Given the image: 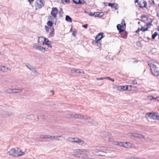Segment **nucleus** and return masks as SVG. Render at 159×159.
<instances>
[{"label":"nucleus","instance_id":"obj_1","mask_svg":"<svg viewBox=\"0 0 159 159\" xmlns=\"http://www.w3.org/2000/svg\"><path fill=\"white\" fill-rule=\"evenodd\" d=\"M9 155L15 157H17L25 154V152L19 148H16L11 149L8 152Z\"/></svg>","mask_w":159,"mask_h":159},{"label":"nucleus","instance_id":"obj_2","mask_svg":"<svg viewBox=\"0 0 159 159\" xmlns=\"http://www.w3.org/2000/svg\"><path fill=\"white\" fill-rule=\"evenodd\" d=\"M58 13V10L57 7H53L52 8V10L51 12V16L48 17V19L51 21H53L54 19L57 20V14Z\"/></svg>","mask_w":159,"mask_h":159},{"label":"nucleus","instance_id":"obj_3","mask_svg":"<svg viewBox=\"0 0 159 159\" xmlns=\"http://www.w3.org/2000/svg\"><path fill=\"white\" fill-rule=\"evenodd\" d=\"M148 65L151 68L152 74L155 76H158L159 75V70L158 67L152 63H149Z\"/></svg>","mask_w":159,"mask_h":159},{"label":"nucleus","instance_id":"obj_4","mask_svg":"<svg viewBox=\"0 0 159 159\" xmlns=\"http://www.w3.org/2000/svg\"><path fill=\"white\" fill-rule=\"evenodd\" d=\"M121 25L120 24H118L117 25L116 27L120 33L124 31V30L125 29L126 27V24L125 23V21L124 19L122 20Z\"/></svg>","mask_w":159,"mask_h":159},{"label":"nucleus","instance_id":"obj_5","mask_svg":"<svg viewBox=\"0 0 159 159\" xmlns=\"http://www.w3.org/2000/svg\"><path fill=\"white\" fill-rule=\"evenodd\" d=\"M103 33H100L98 34L95 37L96 41H94L98 47H100L101 45V39L104 37L103 36Z\"/></svg>","mask_w":159,"mask_h":159},{"label":"nucleus","instance_id":"obj_6","mask_svg":"<svg viewBox=\"0 0 159 159\" xmlns=\"http://www.w3.org/2000/svg\"><path fill=\"white\" fill-rule=\"evenodd\" d=\"M94 155L99 157H105L107 152L105 151L96 149L94 151Z\"/></svg>","mask_w":159,"mask_h":159},{"label":"nucleus","instance_id":"obj_7","mask_svg":"<svg viewBox=\"0 0 159 159\" xmlns=\"http://www.w3.org/2000/svg\"><path fill=\"white\" fill-rule=\"evenodd\" d=\"M44 0H38L35 3L36 9H40L44 6Z\"/></svg>","mask_w":159,"mask_h":159},{"label":"nucleus","instance_id":"obj_8","mask_svg":"<svg viewBox=\"0 0 159 159\" xmlns=\"http://www.w3.org/2000/svg\"><path fill=\"white\" fill-rule=\"evenodd\" d=\"M27 67L29 68L31 71H32L34 74H38V71L36 70V68L34 67H33L32 66H29L27 65H26Z\"/></svg>","mask_w":159,"mask_h":159},{"label":"nucleus","instance_id":"obj_9","mask_svg":"<svg viewBox=\"0 0 159 159\" xmlns=\"http://www.w3.org/2000/svg\"><path fill=\"white\" fill-rule=\"evenodd\" d=\"M54 137L53 139H57L59 141H62L65 139V137L62 136H54Z\"/></svg>","mask_w":159,"mask_h":159},{"label":"nucleus","instance_id":"obj_10","mask_svg":"<svg viewBox=\"0 0 159 159\" xmlns=\"http://www.w3.org/2000/svg\"><path fill=\"white\" fill-rule=\"evenodd\" d=\"M75 143H78L80 145H82L84 143V141L81 140L78 138H76Z\"/></svg>","mask_w":159,"mask_h":159},{"label":"nucleus","instance_id":"obj_11","mask_svg":"<svg viewBox=\"0 0 159 159\" xmlns=\"http://www.w3.org/2000/svg\"><path fill=\"white\" fill-rule=\"evenodd\" d=\"M156 114V112H154L153 113H148L147 114V115L148 117H149L151 119L154 120V118L156 117L155 115Z\"/></svg>","mask_w":159,"mask_h":159},{"label":"nucleus","instance_id":"obj_12","mask_svg":"<svg viewBox=\"0 0 159 159\" xmlns=\"http://www.w3.org/2000/svg\"><path fill=\"white\" fill-rule=\"evenodd\" d=\"M72 73H83L84 71L82 70L79 69H75L73 68L71 70Z\"/></svg>","mask_w":159,"mask_h":159},{"label":"nucleus","instance_id":"obj_13","mask_svg":"<svg viewBox=\"0 0 159 159\" xmlns=\"http://www.w3.org/2000/svg\"><path fill=\"white\" fill-rule=\"evenodd\" d=\"M41 138H43V139H53L54 136H52L49 135H41L40 137Z\"/></svg>","mask_w":159,"mask_h":159},{"label":"nucleus","instance_id":"obj_14","mask_svg":"<svg viewBox=\"0 0 159 159\" xmlns=\"http://www.w3.org/2000/svg\"><path fill=\"white\" fill-rule=\"evenodd\" d=\"M143 3L144 4L143 6H142V4L140 2H139L138 3L137 5L141 8H143V7H146L147 5V2L145 1H144L143 2Z\"/></svg>","mask_w":159,"mask_h":159},{"label":"nucleus","instance_id":"obj_15","mask_svg":"<svg viewBox=\"0 0 159 159\" xmlns=\"http://www.w3.org/2000/svg\"><path fill=\"white\" fill-rule=\"evenodd\" d=\"M123 147L126 148H130L132 147L131 144L130 143L124 142Z\"/></svg>","mask_w":159,"mask_h":159},{"label":"nucleus","instance_id":"obj_16","mask_svg":"<svg viewBox=\"0 0 159 159\" xmlns=\"http://www.w3.org/2000/svg\"><path fill=\"white\" fill-rule=\"evenodd\" d=\"M7 70H11V68H6V67L4 66H0V70L3 71L4 72L6 71Z\"/></svg>","mask_w":159,"mask_h":159},{"label":"nucleus","instance_id":"obj_17","mask_svg":"<svg viewBox=\"0 0 159 159\" xmlns=\"http://www.w3.org/2000/svg\"><path fill=\"white\" fill-rule=\"evenodd\" d=\"M70 116L74 118L81 119V115L80 114H70Z\"/></svg>","mask_w":159,"mask_h":159},{"label":"nucleus","instance_id":"obj_18","mask_svg":"<svg viewBox=\"0 0 159 159\" xmlns=\"http://www.w3.org/2000/svg\"><path fill=\"white\" fill-rule=\"evenodd\" d=\"M51 41L48 40L46 38H44V41L43 43V45H44L45 44L46 45H49V44H51Z\"/></svg>","mask_w":159,"mask_h":159},{"label":"nucleus","instance_id":"obj_19","mask_svg":"<svg viewBox=\"0 0 159 159\" xmlns=\"http://www.w3.org/2000/svg\"><path fill=\"white\" fill-rule=\"evenodd\" d=\"M126 85L124 86H120L118 87V90L120 91L126 90Z\"/></svg>","mask_w":159,"mask_h":159},{"label":"nucleus","instance_id":"obj_20","mask_svg":"<svg viewBox=\"0 0 159 159\" xmlns=\"http://www.w3.org/2000/svg\"><path fill=\"white\" fill-rule=\"evenodd\" d=\"M22 89H13V93H20L22 92Z\"/></svg>","mask_w":159,"mask_h":159},{"label":"nucleus","instance_id":"obj_21","mask_svg":"<svg viewBox=\"0 0 159 159\" xmlns=\"http://www.w3.org/2000/svg\"><path fill=\"white\" fill-rule=\"evenodd\" d=\"M76 138L69 137L67 139L69 142L75 143Z\"/></svg>","mask_w":159,"mask_h":159},{"label":"nucleus","instance_id":"obj_22","mask_svg":"<svg viewBox=\"0 0 159 159\" xmlns=\"http://www.w3.org/2000/svg\"><path fill=\"white\" fill-rule=\"evenodd\" d=\"M47 48H45L43 47H42V46H40L39 47V51L44 52L45 51H47L46 49H47Z\"/></svg>","mask_w":159,"mask_h":159},{"label":"nucleus","instance_id":"obj_23","mask_svg":"<svg viewBox=\"0 0 159 159\" xmlns=\"http://www.w3.org/2000/svg\"><path fill=\"white\" fill-rule=\"evenodd\" d=\"M91 118V117L87 116L86 115H81V119H84L85 120H88L90 119Z\"/></svg>","mask_w":159,"mask_h":159},{"label":"nucleus","instance_id":"obj_24","mask_svg":"<svg viewBox=\"0 0 159 159\" xmlns=\"http://www.w3.org/2000/svg\"><path fill=\"white\" fill-rule=\"evenodd\" d=\"M66 20L69 22H71L72 20L71 17L68 15H66L65 18Z\"/></svg>","mask_w":159,"mask_h":159},{"label":"nucleus","instance_id":"obj_25","mask_svg":"<svg viewBox=\"0 0 159 159\" xmlns=\"http://www.w3.org/2000/svg\"><path fill=\"white\" fill-rule=\"evenodd\" d=\"M88 123L90 124L91 125H98V123L97 121H89Z\"/></svg>","mask_w":159,"mask_h":159},{"label":"nucleus","instance_id":"obj_26","mask_svg":"<svg viewBox=\"0 0 159 159\" xmlns=\"http://www.w3.org/2000/svg\"><path fill=\"white\" fill-rule=\"evenodd\" d=\"M82 159H88L89 158L88 156L86 154H82Z\"/></svg>","mask_w":159,"mask_h":159},{"label":"nucleus","instance_id":"obj_27","mask_svg":"<svg viewBox=\"0 0 159 159\" xmlns=\"http://www.w3.org/2000/svg\"><path fill=\"white\" fill-rule=\"evenodd\" d=\"M127 32L125 31L124 33L122 34L121 36L123 38L125 39L127 37Z\"/></svg>","mask_w":159,"mask_h":159},{"label":"nucleus","instance_id":"obj_28","mask_svg":"<svg viewBox=\"0 0 159 159\" xmlns=\"http://www.w3.org/2000/svg\"><path fill=\"white\" fill-rule=\"evenodd\" d=\"M84 3V0H78L77 4L83 5Z\"/></svg>","mask_w":159,"mask_h":159},{"label":"nucleus","instance_id":"obj_29","mask_svg":"<svg viewBox=\"0 0 159 159\" xmlns=\"http://www.w3.org/2000/svg\"><path fill=\"white\" fill-rule=\"evenodd\" d=\"M40 46L38 45L37 44H34L33 45V48L36 50H39Z\"/></svg>","mask_w":159,"mask_h":159},{"label":"nucleus","instance_id":"obj_30","mask_svg":"<svg viewBox=\"0 0 159 159\" xmlns=\"http://www.w3.org/2000/svg\"><path fill=\"white\" fill-rule=\"evenodd\" d=\"M6 93H13V89H9L6 90Z\"/></svg>","mask_w":159,"mask_h":159},{"label":"nucleus","instance_id":"obj_31","mask_svg":"<svg viewBox=\"0 0 159 159\" xmlns=\"http://www.w3.org/2000/svg\"><path fill=\"white\" fill-rule=\"evenodd\" d=\"M55 34L54 31H51L49 34V35L48 36L49 38H51L53 37L54 36V34Z\"/></svg>","mask_w":159,"mask_h":159},{"label":"nucleus","instance_id":"obj_32","mask_svg":"<svg viewBox=\"0 0 159 159\" xmlns=\"http://www.w3.org/2000/svg\"><path fill=\"white\" fill-rule=\"evenodd\" d=\"M126 90L130 91L132 89V86L131 85H129L128 86L126 85Z\"/></svg>","mask_w":159,"mask_h":159},{"label":"nucleus","instance_id":"obj_33","mask_svg":"<svg viewBox=\"0 0 159 159\" xmlns=\"http://www.w3.org/2000/svg\"><path fill=\"white\" fill-rule=\"evenodd\" d=\"M73 152L74 153H80V149H74L73 150Z\"/></svg>","mask_w":159,"mask_h":159},{"label":"nucleus","instance_id":"obj_34","mask_svg":"<svg viewBox=\"0 0 159 159\" xmlns=\"http://www.w3.org/2000/svg\"><path fill=\"white\" fill-rule=\"evenodd\" d=\"M81 155H82L81 154H74L72 155V156L76 158H79L81 156Z\"/></svg>","mask_w":159,"mask_h":159},{"label":"nucleus","instance_id":"obj_35","mask_svg":"<svg viewBox=\"0 0 159 159\" xmlns=\"http://www.w3.org/2000/svg\"><path fill=\"white\" fill-rule=\"evenodd\" d=\"M138 134L134 133H129V134L130 136H133V137H136Z\"/></svg>","mask_w":159,"mask_h":159},{"label":"nucleus","instance_id":"obj_36","mask_svg":"<svg viewBox=\"0 0 159 159\" xmlns=\"http://www.w3.org/2000/svg\"><path fill=\"white\" fill-rule=\"evenodd\" d=\"M80 152H89V150H86L84 149H80Z\"/></svg>","mask_w":159,"mask_h":159},{"label":"nucleus","instance_id":"obj_37","mask_svg":"<svg viewBox=\"0 0 159 159\" xmlns=\"http://www.w3.org/2000/svg\"><path fill=\"white\" fill-rule=\"evenodd\" d=\"M59 14L60 17H62V15L63 14V12L62 10V8H60V11L59 12Z\"/></svg>","mask_w":159,"mask_h":159},{"label":"nucleus","instance_id":"obj_38","mask_svg":"<svg viewBox=\"0 0 159 159\" xmlns=\"http://www.w3.org/2000/svg\"><path fill=\"white\" fill-rule=\"evenodd\" d=\"M158 35V33L157 32H155L154 34L152 35V39H154L157 35Z\"/></svg>","mask_w":159,"mask_h":159},{"label":"nucleus","instance_id":"obj_39","mask_svg":"<svg viewBox=\"0 0 159 159\" xmlns=\"http://www.w3.org/2000/svg\"><path fill=\"white\" fill-rule=\"evenodd\" d=\"M130 83V84H132L134 85L135 84H137V82L136 81V80H131L129 81Z\"/></svg>","mask_w":159,"mask_h":159},{"label":"nucleus","instance_id":"obj_40","mask_svg":"<svg viewBox=\"0 0 159 159\" xmlns=\"http://www.w3.org/2000/svg\"><path fill=\"white\" fill-rule=\"evenodd\" d=\"M47 24L48 26L51 27L52 25V21L49 20L47 22Z\"/></svg>","mask_w":159,"mask_h":159},{"label":"nucleus","instance_id":"obj_41","mask_svg":"<svg viewBox=\"0 0 159 159\" xmlns=\"http://www.w3.org/2000/svg\"><path fill=\"white\" fill-rule=\"evenodd\" d=\"M152 25L151 23H147L146 25H145V27L146 28L148 27V28H150L151 27V26Z\"/></svg>","mask_w":159,"mask_h":159},{"label":"nucleus","instance_id":"obj_42","mask_svg":"<svg viewBox=\"0 0 159 159\" xmlns=\"http://www.w3.org/2000/svg\"><path fill=\"white\" fill-rule=\"evenodd\" d=\"M137 138H143L145 139V136L141 134H138Z\"/></svg>","mask_w":159,"mask_h":159},{"label":"nucleus","instance_id":"obj_43","mask_svg":"<svg viewBox=\"0 0 159 159\" xmlns=\"http://www.w3.org/2000/svg\"><path fill=\"white\" fill-rule=\"evenodd\" d=\"M148 30V27L146 28L145 27V25L144 27H142L141 28V30L143 31H147Z\"/></svg>","mask_w":159,"mask_h":159},{"label":"nucleus","instance_id":"obj_44","mask_svg":"<svg viewBox=\"0 0 159 159\" xmlns=\"http://www.w3.org/2000/svg\"><path fill=\"white\" fill-rule=\"evenodd\" d=\"M141 18L142 19H143V18H145V19L144 20L145 21L146 20L148 19L147 17L145 15H142L141 16Z\"/></svg>","mask_w":159,"mask_h":159},{"label":"nucleus","instance_id":"obj_45","mask_svg":"<svg viewBox=\"0 0 159 159\" xmlns=\"http://www.w3.org/2000/svg\"><path fill=\"white\" fill-rule=\"evenodd\" d=\"M98 17H102L104 15L103 12H98Z\"/></svg>","mask_w":159,"mask_h":159},{"label":"nucleus","instance_id":"obj_46","mask_svg":"<svg viewBox=\"0 0 159 159\" xmlns=\"http://www.w3.org/2000/svg\"><path fill=\"white\" fill-rule=\"evenodd\" d=\"M45 27L46 31L48 33L49 32V28L47 26H45Z\"/></svg>","mask_w":159,"mask_h":159},{"label":"nucleus","instance_id":"obj_47","mask_svg":"<svg viewBox=\"0 0 159 159\" xmlns=\"http://www.w3.org/2000/svg\"><path fill=\"white\" fill-rule=\"evenodd\" d=\"M132 90L136 91L137 90V87L135 86H132Z\"/></svg>","mask_w":159,"mask_h":159},{"label":"nucleus","instance_id":"obj_48","mask_svg":"<svg viewBox=\"0 0 159 159\" xmlns=\"http://www.w3.org/2000/svg\"><path fill=\"white\" fill-rule=\"evenodd\" d=\"M114 8L115 10H117L118 9V7L117 4L115 3V5L112 7Z\"/></svg>","mask_w":159,"mask_h":159},{"label":"nucleus","instance_id":"obj_49","mask_svg":"<svg viewBox=\"0 0 159 159\" xmlns=\"http://www.w3.org/2000/svg\"><path fill=\"white\" fill-rule=\"evenodd\" d=\"M155 115L156 117L154 118V120H157V118L158 117V116H159V113L158 112H156V114Z\"/></svg>","mask_w":159,"mask_h":159},{"label":"nucleus","instance_id":"obj_50","mask_svg":"<svg viewBox=\"0 0 159 159\" xmlns=\"http://www.w3.org/2000/svg\"><path fill=\"white\" fill-rule=\"evenodd\" d=\"M108 5L109 6L111 7H113L114 5H115V3H108Z\"/></svg>","mask_w":159,"mask_h":159},{"label":"nucleus","instance_id":"obj_51","mask_svg":"<svg viewBox=\"0 0 159 159\" xmlns=\"http://www.w3.org/2000/svg\"><path fill=\"white\" fill-rule=\"evenodd\" d=\"M124 142H119L118 145L120 146L123 147V145Z\"/></svg>","mask_w":159,"mask_h":159},{"label":"nucleus","instance_id":"obj_52","mask_svg":"<svg viewBox=\"0 0 159 159\" xmlns=\"http://www.w3.org/2000/svg\"><path fill=\"white\" fill-rule=\"evenodd\" d=\"M94 16L95 17H98V12H96L94 13Z\"/></svg>","mask_w":159,"mask_h":159},{"label":"nucleus","instance_id":"obj_53","mask_svg":"<svg viewBox=\"0 0 159 159\" xmlns=\"http://www.w3.org/2000/svg\"><path fill=\"white\" fill-rule=\"evenodd\" d=\"M85 13H87L88 14V15L90 16H94V13L93 14L92 13H88V12H86V11H85Z\"/></svg>","mask_w":159,"mask_h":159},{"label":"nucleus","instance_id":"obj_54","mask_svg":"<svg viewBox=\"0 0 159 159\" xmlns=\"http://www.w3.org/2000/svg\"><path fill=\"white\" fill-rule=\"evenodd\" d=\"M154 98H154L152 96H149L148 97V98L150 100H152L153 99H154Z\"/></svg>","mask_w":159,"mask_h":159},{"label":"nucleus","instance_id":"obj_55","mask_svg":"<svg viewBox=\"0 0 159 159\" xmlns=\"http://www.w3.org/2000/svg\"><path fill=\"white\" fill-rule=\"evenodd\" d=\"M82 27L85 29H87L88 27V24H85L82 25Z\"/></svg>","mask_w":159,"mask_h":159},{"label":"nucleus","instance_id":"obj_56","mask_svg":"<svg viewBox=\"0 0 159 159\" xmlns=\"http://www.w3.org/2000/svg\"><path fill=\"white\" fill-rule=\"evenodd\" d=\"M105 79L104 77H101L100 78H97L96 80H103Z\"/></svg>","mask_w":159,"mask_h":159},{"label":"nucleus","instance_id":"obj_57","mask_svg":"<svg viewBox=\"0 0 159 159\" xmlns=\"http://www.w3.org/2000/svg\"><path fill=\"white\" fill-rule=\"evenodd\" d=\"M78 0H73V2L74 3L77 4Z\"/></svg>","mask_w":159,"mask_h":159},{"label":"nucleus","instance_id":"obj_58","mask_svg":"<svg viewBox=\"0 0 159 159\" xmlns=\"http://www.w3.org/2000/svg\"><path fill=\"white\" fill-rule=\"evenodd\" d=\"M76 34V32H75V31H73L72 34L74 37H75Z\"/></svg>","mask_w":159,"mask_h":159},{"label":"nucleus","instance_id":"obj_59","mask_svg":"<svg viewBox=\"0 0 159 159\" xmlns=\"http://www.w3.org/2000/svg\"><path fill=\"white\" fill-rule=\"evenodd\" d=\"M140 30H141V29H140L139 28H138V30L136 31L135 32L136 33H138L140 31Z\"/></svg>","mask_w":159,"mask_h":159},{"label":"nucleus","instance_id":"obj_60","mask_svg":"<svg viewBox=\"0 0 159 159\" xmlns=\"http://www.w3.org/2000/svg\"><path fill=\"white\" fill-rule=\"evenodd\" d=\"M154 99L157 100L159 102V97H157L155 98Z\"/></svg>","mask_w":159,"mask_h":159},{"label":"nucleus","instance_id":"obj_61","mask_svg":"<svg viewBox=\"0 0 159 159\" xmlns=\"http://www.w3.org/2000/svg\"><path fill=\"white\" fill-rule=\"evenodd\" d=\"M119 142L116 141L114 142V144L116 145H118Z\"/></svg>","mask_w":159,"mask_h":159},{"label":"nucleus","instance_id":"obj_62","mask_svg":"<svg viewBox=\"0 0 159 159\" xmlns=\"http://www.w3.org/2000/svg\"><path fill=\"white\" fill-rule=\"evenodd\" d=\"M105 79H107L110 80V79H111V78L109 77H104Z\"/></svg>","mask_w":159,"mask_h":159},{"label":"nucleus","instance_id":"obj_63","mask_svg":"<svg viewBox=\"0 0 159 159\" xmlns=\"http://www.w3.org/2000/svg\"><path fill=\"white\" fill-rule=\"evenodd\" d=\"M65 2L66 3H68L69 2L70 0H64Z\"/></svg>","mask_w":159,"mask_h":159},{"label":"nucleus","instance_id":"obj_64","mask_svg":"<svg viewBox=\"0 0 159 159\" xmlns=\"http://www.w3.org/2000/svg\"><path fill=\"white\" fill-rule=\"evenodd\" d=\"M127 159H134V157H129L127 158Z\"/></svg>","mask_w":159,"mask_h":159}]
</instances>
